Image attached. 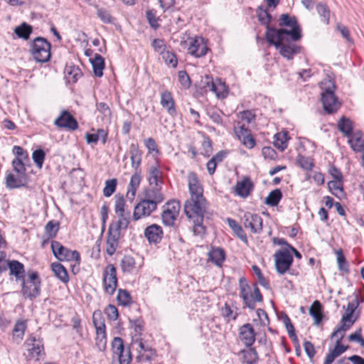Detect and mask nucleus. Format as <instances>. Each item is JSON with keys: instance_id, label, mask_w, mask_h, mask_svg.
Returning <instances> with one entry per match:
<instances>
[{"instance_id": "obj_1", "label": "nucleus", "mask_w": 364, "mask_h": 364, "mask_svg": "<svg viewBox=\"0 0 364 364\" xmlns=\"http://www.w3.org/2000/svg\"><path fill=\"white\" fill-rule=\"evenodd\" d=\"M190 198L184 203V213L193 228L201 227L206 209V200L203 196V188L196 173L188 175Z\"/></svg>"}, {"instance_id": "obj_2", "label": "nucleus", "mask_w": 364, "mask_h": 364, "mask_svg": "<svg viewBox=\"0 0 364 364\" xmlns=\"http://www.w3.org/2000/svg\"><path fill=\"white\" fill-rule=\"evenodd\" d=\"M290 36L293 41H297L301 37V30L297 28L288 31L285 28L275 29L267 26L266 38L267 41L279 49V53L287 59H291L293 55L299 52V47L295 45H286L283 42Z\"/></svg>"}, {"instance_id": "obj_3", "label": "nucleus", "mask_w": 364, "mask_h": 364, "mask_svg": "<svg viewBox=\"0 0 364 364\" xmlns=\"http://www.w3.org/2000/svg\"><path fill=\"white\" fill-rule=\"evenodd\" d=\"M257 318L253 319V323L257 328V333H261V328H264L269 325L270 321L267 312L262 309L257 310ZM257 333L253 326L247 323L242 325L238 329V338L240 341L246 347H251L256 340Z\"/></svg>"}, {"instance_id": "obj_4", "label": "nucleus", "mask_w": 364, "mask_h": 364, "mask_svg": "<svg viewBox=\"0 0 364 364\" xmlns=\"http://www.w3.org/2000/svg\"><path fill=\"white\" fill-rule=\"evenodd\" d=\"M322 90L321 102L323 109L328 114H333L339 109L341 103L335 95L336 85L330 78H325L320 82Z\"/></svg>"}, {"instance_id": "obj_5", "label": "nucleus", "mask_w": 364, "mask_h": 364, "mask_svg": "<svg viewBox=\"0 0 364 364\" xmlns=\"http://www.w3.org/2000/svg\"><path fill=\"white\" fill-rule=\"evenodd\" d=\"M239 295L245 306L254 309L256 304L262 301L263 296L257 284L250 286L245 277L239 279Z\"/></svg>"}, {"instance_id": "obj_6", "label": "nucleus", "mask_w": 364, "mask_h": 364, "mask_svg": "<svg viewBox=\"0 0 364 364\" xmlns=\"http://www.w3.org/2000/svg\"><path fill=\"white\" fill-rule=\"evenodd\" d=\"M23 355L27 362L40 361L46 356L43 340L33 335H29L23 343Z\"/></svg>"}, {"instance_id": "obj_7", "label": "nucleus", "mask_w": 364, "mask_h": 364, "mask_svg": "<svg viewBox=\"0 0 364 364\" xmlns=\"http://www.w3.org/2000/svg\"><path fill=\"white\" fill-rule=\"evenodd\" d=\"M21 282V292L26 299L33 300L40 296L41 279L36 271H28Z\"/></svg>"}, {"instance_id": "obj_8", "label": "nucleus", "mask_w": 364, "mask_h": 364, "mask_svg": "<svg viewBox=\"0 0 364 364\" xmlns=\"http://www.w3.org/2000/svg\"><path fill=\"white\" fill-rule=\"evenodd\" d=\"M95 329V346L100 351L107 348V331L105 319L100 310L94 311L92 316Z\"/></svg>"}, {"instance_id": "obj_9", "label": "nucleus", "mask_w": 364, "mask_h": 364, "mask_svg": "<svg viewBox=\"0 0 364 364\" xmlns=\"http://www.w3.org/2000/svg\"><path fill=\"white\" fill-rule=\"evenodd\" d=\"M102 289L105 294L113 296L118 287L117 271L113 264H108L102 271Z\"/></svg>"}, {"instance_id": "obj_10", "label": "nucleus", "mask_w": 364, "mask_h": 364, "mask_svg": "<svg viewBox=\"0 0 364 364\" xmlns=\"http://www.w3.org/2000/svg\"><path fill=\"white\" fill-rule=\"evenodd\" d=\"M358 301L356 298L352 301L348 303L347 307L346 308V312L341 320V326L334 331L331 336L332 338L338 336V333L341 332H345L353 325L358 318V316L355 315L354 313L358 308Z\"/></svg>"}, {"instance_id": "obj_11", "label": "nucleus", "mask_w": 364, "mask_h": 364, "mask_svg": "<svg viewBox=\"0 0 364 364\" xmlns=\"http://www.w3.org/2000/svg\"><path fill=\"white\" fill-rule=\"evenodd\" d=\"M113 358H116L119 364H130L132 355L129 348H125L124 341L120 337H114L111 343Z\"/></svg>"}, {"instance_id": "obj_12", "label": "nucleus", "mask_w": 364, "mask_h": 364, "mask_svg": "<svg viewBox=\"0 0 364 364\" xmlns=\"http://www.w3.org/2000/svg\"><path fill=\"white\" fill-rule=\"evenodd\" d=\"M53 254L60 262L75 261L80 263V255L77 250H71L64 247L60 242L53 240L51 242Z\"/></svg>"}, {"instance_id": "obj_13", "label": "nucleus", "mask_w": 364, "mask_h": 364, "mask_svg": "<svg viewBox=\"0 0 364 364\" xmlns=\"http://www.w3.org/2000/svg\"><path fill=\"white\" fill-rule=\"evenodd\" d=\"M31 53L36 61L47 62L50 58V44L45 38L38 37L33 41Z\"/></svg>"}, {"instance_id": "obj_14", "label": "nucleus", "mask_w": 364, "mask_h": 364, "mask_svg": "<svg viewBox=\"0 0 364 364\" xmlns=\"http://www.w3.org/2000/svg\"><path fill=\"white\" fill-rule=\"evenodd\" d=\"M275 268L279 274H284L289 270L294 259L289 249H282L274 254Z\"/></svg>"}, {"instance_id": "obj_15", "label": "nucleus", "mask_w": 364, "mask_h": 364, "mask_svg": "<svg viewBox=\"0 0 364 364\" xmlns=\"http://www.w3.org/2000/svg\"><path fill=\"white\" fill-rule=\"evenodd\" d=\"M125 200L123 195L117 194L114 196V212L118 217L116 228H127L131 217L129 212L125 211Z\"/></svg>"}, {"instance_id": "obj_16", "label": "nucleus", "mask_w": 364, "mask_h": 364, "mask_svg": "<svg viewBox=\"0 0 364 364\" xmlns=\"http://www.w3.org/2000/svg\"><path fill=\"white\" fill-rule=\"evenodd\" d=\"M180 208V203L176 200H170L163 206L161 219L164 225H173L175 220L178 216Z\"/></svg>"}, {"instance_id": "obj_17", "label": "nucleus", "mask_w": 364, "mask_h": 364, "mask_svg": "<svg viewBox=\"0 0 364 364\" xmlns=\"http://www.w3.org/2000/svg\"><path fill=\"white\" fill-rule=\"evenodd\" d=\"M134 343L138 346V355L136 357L138 362L145 363L155 359L156 356L155 350L146 345L142 338H136Z\"/></svg>"}, {"instance_id": "obj_18", "label": "nucleus", "mask_w": 364, "mask_h": 364, "mask_svg": "<svg viewBox=\"0 0 364 364\" xmlns=\"http://www.w3.org/2000/svg\"><path fill=\"white\" fill-rule=\"evenodd\" d=\"M156 209V205L151 200L144 199L138 203L134 210L132 219L135 221L149 215Z\"/></svg>"}, {"instance_id": "obj_19", "label": "nucleus", "mask_w": 364, "mask_h": 364, "mask_svg": "<svg viewBox=\"0 0 364 364\" xmlns=\"http://www.w3.org/2000/svg\"><path fill=\"white\" fill-rule=\"evenodd\" d=\"M54 124L58 128H64L72 131L76 130L78 128L77 120L67 110L61 112L60 115L55 119Z\"/></svg>"}, {"instance_id": "obj_20", "label": "nucleus", "mask_w": 364, "mask_h": 364, "mask_svg": "<svg viewBox=\"0 0 364 364\" xmlns=\"http://www.w3.org/2000/svg\"><path fill=\"white\" fill-rule=\"evenodd\" d=\"M208 50L206 43L202 37H196L191 39L188 48V53L196 58L204 56L207 53Z\"/></svg>"}, {"instance_id": "obj_21", "label": "nucleus", "mask_w": 364, "mask_h": 364, "mask_svg": "<svg viewBox=\"0 0 364 364\" xmlns=\"http://www.w3.org/2000/svg\"><path fill=\"white\" fill-rule=\"evenodd\" d=\"M334 348L329 351L326 355L323 364H331L333 360L342 353H343L348 348V346H344L341 343V341L344 337V332L338 333Z\"/></svg>"}, {"instance_id": "obj_22", "label": "nucleus", "mask_w": 364, "mask_h": 364, "mask_svg": "<svg viewBox=\"0 0 364 364\" xmlns=\"http://www.w3.org/2000/svg\"><path fill=\"white\" fill-rule=\"evenodd\" d=\"M129 156L131 160L132 167L134 171H140V166L142 161V151L139 149L138 144L132 143L129 147L127 155H124L123 160Z\"/></svg>"}, {"instance_id": "obj_23", "label": "nucleus", "mask_w": 364, "mask_h": 364, "mask_svg": "<svg viewBox=\"0 0 364 364\" xmlns=\"http://www.w3.org/2000/svg\"><path fill=\"white\" fill-rule=\"evenodd\" d=\"M6 266V271L9 270V276L14 277L16 282L23 279L25 275V267L23 263L15 259H8Z\"/></svg>"}, {"instance_id": "obj_24", "label": "nucleus", "mask_w": 364, "mask_h": 364, "mask_svg": "<svg viewBox=\"0 0 364 364\" xmlns=\"http://www.w3.org/2000/svg\"><path fill=\"white\" fill-rule=\"evenodd\" d=\"M120 229H108L106 240V252L112 256L116 252L120 238Z\"/></svg>"}, {"instance_id": "obj_25", "label": "nucleus", "mask_w": 364, "mask_h": 364, "mask_svg": "<svg viewBox=\"0 0 364 364\" xmlns=\"http://www.w3.org/2000/svg\"><path fill=\"white\" fill-rule=\"evenodd\" d=\"M142 264H138L135 258L131 255H124L119 264L123 274H134L141 267Z\"/></svg>"}, {"instance_id": "obj_26", "label": "nucleus", "mask_w": 364, "mask_h": 364, "mask_svg": "<svg viewBox=\"0 0 364 364\" xmlns=\"http://www.w3.org/2000/svg\"><path fill=\"white\" fill-rule=\"evenodd\" d=\"M226 258L225 250L219 247H210L208 252V262L221 267Z\"/></svg>"}, {"instance_id": "obj_27", "label": "nucleus", "mask_w": 364, "mask_h": 364, "mask_svg": "<svg viewBox=\"0 0 364 364\" xmlns=\"http://www.w3.org/2000/svg\"><path fill=\"white\" fill-rule=\"evenodd\" d=\"M28 179L18 175L8 172L5 178V185L9 189L18 188L25 186Z\"/></svg>"}, {"instance_id": "obj_28", "label": "nucleus", "mask_w": 364, "mask_h": 364, "mask_svg": "<svg viewBox=\"0 0 364 364\" xmlns=\"http://www.w3.org/2000/svg\"><path fill=\"white\" fill-rule=\"evenodd\" d=\"M160 102L161 106L166 109L171 116L175 117L176 115L175 102L172 94L169 91L165 90L161 92Z\"/></svg>"}, {"instance_id": "obj_29", "label": "nucleus", "mask_w": 364, "mask_h": 364, "mask_svg": "<svg viewBox=\"0 0 364 364\" xmlns=\"http://www.w3.org/2000/svg\"><path fill=\"white\" fill-rule=\"evenodd\" d=\"M50 269L55 277L64 284H68L70 277L67 269L60 262H55L50 264Z\"/></svg>"}, {"instance_id": "obj_30", "label": "nucleus", "mask_w": 364, "mask_h": 364, "mask_svg": "<svg viewBox=\"0 0 364 364\" xmlns=\"http://www.w3.org/2000/svg\"><path fill=\"white\" fill-rule=\"evenodd\" d=\"M253 189V184L250 178H245L238 181L235 187L237 195L242 198H247Z\"/></svg>"}, {"instance_id": "obj_31", "label": "nucleus", "mask_w": 364, "mask_h": 364, "mask_svg": "<svg viewBox=\"0 0 364 364\" xmlns=\"http://www.w3.org/2000/svg\"><path fill=\"white\" fill-rule=\"evenodd\" d=\"M242 363L246 364H255L258 359V353L255 348L247 347L240 351Z\"/></svg>"}, {"instance_id": "obj_32", "label": "nucleus", "mask_w": 364, "mask_h": 364, "mask_svg": "<svg viewBox=\"0 0 364 364\" xmlns=\"http://www.w3.org/2000/svg\"><path fill=\"white\" fill-rule=\"evenodd\" d=\"M309 314L313 317L314 324H320L323 318V306L318 300H315L309 308Z\"/></svg>"}, {"instance_id": "obj_33", "label": "nucleus", "mask_w": 364, "mask_h": 364, "mask_svg": "<svg viewBox=\"0 0 364 364\" xmlns=\"http://www.w3.org/2000/svg\"><path fill=\"white\" fill-rule=\"evenodd\" d=\"M348 144L354 151L359 152L364 150V139L360 132H355L348 137Z\"/></svg>"}, {"instance_id": "obj_34", "label": "nucleus", "mask_w": 364, "mask_h": 364, "mask_svg": "<svg viewBox=\"0 0 364 364\" xmlns=\"http://www.w3.org/2000/svg\"><path fill=\"white\" fill-rule=\"evenodd\" d=\"M149 182L151 186H161L162 184V172L159 166H152L149 171Z\"/></svg>"}, {"instance_id": "obj_35", "label": "nucleus", "mask_w": 364, "mask_h": 364, "mask_svg": "<svg viewBox=\"0 0 364 364\" xmlns=\"http://www.w3.org/2000/svg\"><path fill=\"white\" fill-rule=\"evenodd\" d=\"M210 91L214 92L218 98L224 99L228 96V87L224 82L216 79L215 83L211 84Z\"/></svg>"}, {"instance_id": "obj_36", "label": "nucleus", "mask_w": 364, "mask_h": 364, "mask_svg": "<svg viewBox=\"0 0 364 364\" xmlns=\"http://www.w3.org/2000/svg\"><path fill=\"white\" fill-rule=\"evenodd\" d=\"M274 146L281 151H284L288 146V133L287 132H282L276 134L274 136Z\"/></svg>"}, {"instance_id": "obj_37", "label": "nucleus", "mask_w": 364, "mask_h": 364, "mask_svg": "<svg viewBox=\"0 0 364 364\" xmlns=\"http://www.w3.org/2000/svg\"><path fill=\"white\" fill-rule=\"evenodd\" d=\"M116 299L118 305L124 307L129 306L133 302L130 293L123 289H119L117 290Z\"/></svg>"}, {"instance_id": "obj_38", "label": "nucleus", "mask_w": 364, "mask_h": 364, "mask_svg": "<svg viewBox=\"0 0 364 364\" xmlns=\"http://www.w3.org/2000/svg\"><path fill=\"white\" fill-rule=\"evenodd\" d=\"M94 74L97 77L103 75V70L105 68L104 58L100 54H95V57L91 60Z\"/></svg>"}, {"instance_id": "obj_39", "label": "nucleus", "mask_w": 364, "mask_h": 364, "mask_svg": "<svg viewBox=\"0 0 364 364\" xmlns=\"http://www.w3.org/2000/svg\"><path fill=\"white\" fill-rule=\"evenodd\" d=\"M335 255L336 256V262L338 264V268L339 271L343 273L349 272V264L346 258L343 254L342 249L335 250Z\"/></svg>"}, {"instance_id": "obj_40", "label": "nucleus", "mask_w": 364, "mask_h": 364, "mask_svg": "<svg viewBox=\"0 0 364 364\" xmlns=\"http://www.w3.org/2000/svg\"><path fill=\"white\" fill-rule=\"evenodd\" d=\"M338 128L340 132L344 134L346 136L349 137L353 131V122L349 119L343 117L338 122Z\"/></svg>"}, {"instance_id": "obj_41", "label": "nucleus", "mask_w": 364, "mask_h": 364, "mask_svg": "<svg viewBox=\"0 0 364 364\" xmlns=\"http://www.w3.org/2000/svg\"><path fill=\"white\" fill-rule=\"evenodd\" d=\"M151 189L147 193V200H151L154 202L157 205V203H160L164 200V196L161 193V186H151Z\"/></svg>"}, {"instance_id": "obj_42", "label": "nucleus", "mask_w": 364, "mask_h": 364, "mask_svg": "<svg viewBox=\"0 0 364 364\" xmlns=\"http://www.w3.org/2000/svg\"><path fill=\"white\" fill-rule=\"evenodd\" d=\"M27 328V321L19 319L17 320L14 327L13 328V336L20 338L21 340L23 339V337L24 336L25 331Z\"/></svg>"}, {"instance_id": "obj_43", "label": "nucleus", "mask_w": 364, "mask_h": 364, "mask_svg": "<svg viewBox=\"0 0 364 364\" xmlns=\"http://www.w3.org/2000/svg\"><path fill=\"white\" fill-rule=\"evenodd\" d=\"M97 111L102 114V121L109 123L111 120L112 112L109 106L105 102H100L96 105Z\"/></svg>"}, {"instance_id": "obj_44", "label": "nucleus", "mask_w": 364, "mask_h": 364, "mask_svg": "<svg viewBox=\"0 0 364 364\" xmlns=\"http://www.w3.org/2000/svg\"><path fill=\"white\" fill-rule=\"evenodd\" d=\"M145 236L149 242L158 243L163 236L162 229H145Z\"/></svg>"}, {"instance_id": "obj_45", "label": "nucleus", "mask_w": 364, "mask_h": 364, "mask_svg": "<svg viewBox=\"0 0 364 364\" xmlns=\"http://www.w3.org/2000/svg\"><path fill=\"white\" fill-rule=\"evenodd\" d=\"M282 197V191L279 189H275L271 191L265 198V203L270 206H276L279 203Z\"/></svg>"}, {"instance_id": "obj_46", "label": "nucleus", "mask_w": 364, "mask_h": 364, "mask_svg": "<svg viewBox=\"0 0 364 364\" xmlns=\"http://www.w3.org/2000/svg\"><path fill=\"white\" fill-rule=\"evenodd\" d=\"M283 323L286 327L289 338L294 343H298L299 341L295 332L294 326L291 323V318L287 314H285L283 318Z\"/></svg>"}, {"instance_id": "obj_47", "label": "nucleus", "mask_w": 364, "mask_h": 364, "mask_svg": "<svg viewBox=\"0 0 364 364\" xmlns=\"http://www.w3.org/2000/svg\"><path fill=\"white\" fill-rule=\"evenodd\" d=\"M32 32V28L31 26L26 23H23L21 26H17L14 29V33L21 38L27 40Z\"/></svg>"}, {"instance_id": "obj_48", "label": "nucleus", "mask_w": 364, "mask_h": 364, "mask_svg": "<svg viewBox=\"0 0 364 364\" xmlns=\"http://www.w3.org/2000/svg\"><path fill=\"white\" fill-rule=\"evenodd\" d=\"M131 328L133 329L134 332V336L133 338V341L136 338H141V336L144 329V322L141 319H135L133 321H130Z\"/></svg>"}, {"instance_id": "obj_49", "label": "nucleus", "mask_w": 364, "mask_h": 364, "mask_svg": "<svg viewBox=\"0 0 364 364\" xmlns=\"http://www.w3.org/2000/svg\"><path fill=\"white\" fill-rule=\"evenodd\" d=\"M13 171L18 175L28 179L26 174V168L23 161H20L18 159H14L12 161Z\"/></svg>"}, {"instance_id": "obj_50", "label": "nucleus", "mask_w": 364, "mask_h": 364, "mask_svg": "<svg viewBox=\"0 0 364 364\" xmlns=\"http://www.w3.org/2000/svg\"><path fill=\"white\" fill-rule=\"evenodd\" d=\"M70 324L72 326L73 330L75 331V332L82 336V318L77 313L75 312L73 315V316L70 318Z\"/></svg>"}, {"instance_id": "obj_51", "label": "nucleus", "mask_w": 364, "mask_h": 364, "mask_svg": "<svg viewBox=\"0 0 364 364\" xmlns=\"http://www.w3.org/2000/svg\"><path fill=\"white\" fill-rule=\"evenodd\" d=\"M221 314L228 321H235L238 316L237 312L234 311L227 303H225L224 306L221 309Z\"/></svg>"}, {"instance_id": "obj_52", "label": "nucleus", "mask_w": 364, "mask_h": 364, "mask_svg": "<svg viewBox=\"0 0 364 364\" xmlns=\"http://www.w3.org/2000/svg\"><path fill=\"white\" fill-rule=\"evenodd\" d=\"M104 313L107 319L112 321H117L119 317V311L114 304H109L107 305L104 309Z\"/></svg>"}, {"instance_id": "obj_53", "label": "nucleus", "mask_w": 364, "mask_h": 364, "mask_svg": "<svg viewBox=\"0 0 364 364\" xmlns=\"http://www.w3.org/2000/svg\"><path fill=\"white\" fill-rule=\"evenodd\" d=\"M117 180L112 178L105 181V186L103 188V195L105 197L111 196L116 191Z\"/></svg>"}, {"instance_id": "obj_54", "label": "nucleus", "mask_w": 364, "mask_h": 364, "mask_svg": "<svg viewBox=\"0 0 364 364\" xmlns=\"http://www.w3.org/2000/svg\"><path fill=\"white\" fill-rule=\"evenodd\" d=\"M279 25L281 26H289L291 28V29H294V28L300 29L297 25L296 18L294 17H290L288 14H286L281 15Z\"/></svg>"}, {"instance_id": "obj_55", "label": "nucleus", "mask_w": 364, "mask_h": 364, "mask_svg": "<svg viewBox=\"0 0 364 364\" xmlns=\"http://www.w3.org/2000/svg\"><path fill=\"white\" fill-rule=\"evenodd\" d=\"M316 11L321 18V21L328 24L330 18V11L328 9L326 5L321 3L318 4L316 5Z\"/></svg>"}, {"instance_id": "obj_56", "label": "nucleus", "mask_w": 364, "mask_h": 364, "mask_svg": "<svg viewBox=\"0 0 364 364\" xmlns=\"http://www.w3.org/2000/svg\"><path fill=\"white\" fill-rule=\"evenodd\" d=\"M331 192L336 196L342 195L343 193L342 181H331L328 183Z\"/></svg>"}, {"instance_id": "obj_57", "label": "nucleus", "mask_w": 364, "mask_h": 364, "mask_svg": "<svg viewBox=\"0 0 364 364\" xmlns=\"http://www.w3.org/2000/svg\"><path fill=\"white\" fill-rule=\"evenodd\" d=\"M161 55L166 64L172 66L173 68H176L177 66L178 61L173 52L167 49Z\"/></svg>"}, {"instance_id": "obj_58", "label": "nucleus", "mask_w": 364, "mask_h": 364, "mask_svg": "<svg viewBox=\"0 0 364 364\" xmlns=\"http://www.w3.org/2000/svg\"><path fill=\"white\" fill-rule=\"evenodd\" d=\"M257 16L259 21L261 22V23L264 25H268L270 21L272 16L269 14L267 9H262V6H259L257 10Z\"/></svg>"}, {"instance_id": "obj_59", "label": "nucleus", "mask_w": 364, "mask_h": 364, "mask_svg": "<svg viewBox=\"0 0 364 364\" xmlns=\"http://www.w3.org/2000/svg\"><path fill=\"white\" fill-rule=\"evenodd\" d=\"M45 152L42 149H37L33 152L32 158L38 168H41L45 160Z\"/></svg>"}, {"instance_id": "obj_60", "label": "nucleus", "mask_w": 364, "mask_h": 364, "mask_svg": "<svg viewBox=\"0 0 364 364\" xmlns=\"http://www.w3.org/2000/svg\"><path fill=\"white\" fill-rule=\"evenodd\" d=\"M178 81L181 85L185 88L188 89L190 87L191 82V79L185 70H180L178 73Z\"/></svg>"}, {"instance_id": "obj_61", "label": "nucleus", "mask_w": 364, "mask_h": 364, "mask_svg": "<svg viewBox=\"0 0 364 364\" xmlns=\"http://www.w3.org/2000/svg\"><path fill=\"white\" fill-rule=\"evenodd\" d=\"M234 132L239 140L251 132L247 127H245V124H241L240 122H238L237 124L235 126Z\"/></svg>"}, {"instance_id": "obj_62", "label": "nucleus", "mask_w": 364, "mask_h": 364, "mask_svg": "<svg viewBox=\"0 0 364 364\" xmlns=\"http://www.w3.org/2000/svg\"><path fill=\"white\" fill-rule=\"evenodd\" d=\"M13 153L16 155L15 159H18L20 161H27L29 160L28 153L19 146H14Z\"/></svg>"}, {"instance_id": "obj_63", "label": "nucleus", "mask_w": 364, "mask_h": 364, "mask_svg": "<svg viewBox=\"0 0 364 364\" xmlns=\"http://www.w3.org/2000/svg\"><path fill=\"white\" fill-rule=\"evenodd\" d=\"M151 46L154 50L159 55H161L167 50V47L162 39L156 38L152 41Z\"/></svg>"}, {"instance_id": "obj_64", "label": "nucleus", "mask_w": 364, "mask_h": 364, "mask_svg": "<svg viewBox=\"0 0 364 364\" xmlns=\"http://www.w3.org/2000/svg\"><path fill=\"white\" fill-rule=\"evenodd\" d=\"M144 145L149 151V153H155L158 154L159 153V150L158 149L157 144L155 140L149 137L144 140Z\"/></svg>"}]
</instances>
